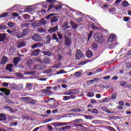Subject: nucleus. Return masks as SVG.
Listing matches in <instances>:
<instances>
[{
  "mask_svg": "<svg viewBox=\"0 0 131 131\" xmlns=\"http://www.w3.org/2000/svg\"><path fill=\"white\" fill-rule=\"evenodd\" d=\"M94 38L95 39L96 41L99 42V43H102V42L104 41V38L103 37V35L99 34L98 33L95 34Z\"/></svg>",
  "mask_w": 131,
  "mask_h": 131,
  "instance_id": "obj_1",
  "label": "nucleus"
},
{
  "mask_svg": "<svg viewBox=\"0 0 131 131\" xmlns=\"http://www.w3.org/2000/svg\"><path fill=\"white\" fill-rule=\"evenodd\" d=\"M71 43H72V40L71 39V38L66 36L64 37V45L67 47H68L69 46H71Z\"/></svg>",
  "mask_w": 131,
  "mask_h": 131,
  "instance_id": "obj_2",
  "label": "nucleus"
},
{
  "mask_svg": "<svg viewBox=\"0 0 131 131\" xmlns=\"http://www.w3.org/2000/svg\"><path fill=\"white\" fill-rule=\"evenodd\" d=\"M46 67L40 64H37L34 66L33 69V70H43L45 69Z\"/></svg>",
  "mask_w": 131,
  "mask_h": 131,
  "instance_id": "obj_3",
  "label": "nucleus"
},
{
  "mask_svg": "<svg viewBox=\"0 0 131 131\" xmlns=\"http://www.w3.org/2000/svg\"><path fill=\"white\" fill-rule=\"evenodd\" d=\"M32 39L35 41H40L42 39L41 37L38 34H35L32 36Z\"/></svg>",
  "mask_w": 131,
  "mask_h": 131,
  "instance_id": "obj_4",
  "label": "nucleus"
},
{
  "mask_svg": "<svg viewBox=\"0 0 131 131\" xmlns=\"http://www.w3.org/2000/svg\"><path fill=\"white\" fill-rule=\"evenodd\" d=\"M39 53H40V50L39 49L32 50L31 51V56H38Z\"/></svg>",
  "mask_w": 131,
  "mask_h": 131,
  "instance_id": "obj_5",
  "label": "nucleus"
},
{
  "mask_svg": "<svg viewBox=\"0 0 131 131\" xmlns=\"http://www.w3.org/2000/svg\"><path fill=\"white\" fill-rule=\"evenodd\" d=\"M26 46V42L23 41H21L17 43L16 47L18 49H20V48H23V47H25Z\"/></svg>",
  "mask_w": 131,
  "mask_h": 131,
  "instance_id": "obj_6",
  "label": "nucleus"
},
{
  "mask_svg": "<svg viewBox=\"0 0 131 131\" xmlns=\"http://www.w3.org/2000/svg\"><path fill=\"white\" fill-rule=\"evenodd\" d=\"M0 92H2V93H5V95L6 96H9L11 94L9 90L6 88H1L0 89Z\"/></svg>",
  "mask_w": 131,
  "mask_h": 131,
  "instance_id": "obj_7",
  "label": "nucleus"
},
{
  "mask_svg": "<svg viewBox=\"0 0 131 131\" xmlns=\"http://www.w3.org/2000/svg\"><path fill=\"white\" fill-rule=\"evenodd\" d=\"M58 30V26H56L54 28H50L48 31L50 33H54V32H56Z\"/></svg>",
  "mask_w": 131,
  "mask_h": 131,
  "instance_id": "obj_8",
  "label": "nucleus"
},
{
  "mask_svg": "<svg viewBox=\"0 0 131 131\" xmlns=\"http://www.w3.org/2000/svg\"><path fill=\"white\" fill-rule=\"evenodd\" d=\"M99 80L100 79L99 78H96L88 81V83H89V84H93V83H95V82H97V81H99Z\"/></svg>",
  "mask_w": 131,
  "mask_h": 131,
  "instance_id": "obj_9",
  "label": "nucleus"
},
{
  "mask_svg": "<svg viewBox=\"0 0 131 131\" xmlns=\"http://www.w3.org/2000/svg\"><path fill=\"white\" fill-rule=\"evenodd\" d=\"M52 39H53V40H56V42H58L59 47H60V46H61L62 45V43H61V41H58V37H57V35H56V34H53V37H52Z\"/></svg>",
  "mask_w": 131,
  "mask_h": 131,
  "instance_id": "obj_10",
  "label": "nucleus"
},
{
  "mask_svg": "<svg viewBox=\"0 0 131 131\" xmlns=\"http://www.w3.org/2000/svg\"><path fill=\"white\" fill-rule=\"evenodd\" d=\"M115 35L114 34H111L108 36V42H112L113 40H114V39L115 38Z\"/></svg>",
  "mask_w": 131,
  "mask_h": 131,
  "instance_id": "obj_11",
  "label": "nucleus"
},
{
  "mask_svg": "<svg viewBox=\"0 0 131 131\" xmlns=\"http://www.w3.org/2000/svg\"><path fill=\"white\" fill-rule=\"evenodd\" d=\"M71 95L70 96H63V101H67V100H70V99H75V96H73V95Z\"/></svg>",
  "mask_w": 131,
  "mask_h": 131,
  "instance_id": "obj_12",
  "label": "nucleus"
},
{
  "mask_svg": "<svg viewBox=\"0 0 131 131\" xmlns=\"http://www.w3.org/2000/svg\"><path fill=\"white\" fill-rule=\"evenodd\" d=\"M8 57L3 56L2 58L1 64H3V65L6 64L8 62Z\"/></svg>",
  "mask_w": 131,
  "mask_h": 131,
  "instance_id": "obj_13",
  "label": "nucleus"
},
{
  "mask_svg": "<svg viewBox=\"0 0 131 131\" xmlns=\"http://www.w3.org/2000/svg\"><path fill=\"white\" fill-rule=\"evenodd\" d=\"M15 36L17 37V38H23V34L20 31H18L15 34Z\"/></svg>",
  "mask_w": 131,
  "mask_h": 131,
  "instance_id": "obj_14",
  "label": "nucleus"
},
{
  "mask_svg": "<svg viewBox=\"0 0 131 131\" xmlns=\"http://www.w3.org/2000/svg\"><path fill=\"white\" fill-rule=\"evenodd\" d=\"M42 47V43H35L32 46V49H36V48H41Z\"/></svg>",
  "mask_w": 131,
  "mask_h": 131,
  "instance_id": "obj_15",
  "label": "nucleus"
},
{
  "mask_svg": "<svg viewBox=\"0 0 131 131\" xmlns=\"http://www.w3.org/2000/svg\"><path fill=\"white\" fill-rule=\"evenodd\" d=\"M86 56L88 58H91L93 56V52L90 50L86 51Z\"/></svg>",
  "mask_w": 131,
  "mask_h": 131,
  "instance_id": "obj_16",
  "label": "nucleus"
},
{
  "mask_svg": "<svg viewBox=\"0 0 131 131\" xmlns=\"http://www.w3.org/2000/svg\"><path fill=\"white\" fill-rule=\"evenodd\" d=\"M6 37H7L6 34H0V41H5Z\"/></svg>",
  "mask_w": 131,
  "mask_h": 131,
  "instance_id": "obj_17",
  "label": "nucleus"
},
{
  "mask_svg": "<svg viewBox=\"0 0 131 131\" xmlns=\"http://www.w3.org/2000/svg\"><path fill=\"white\" fill-rule=\"evenodd\" d=\"M33 88V84L31 83H27L26 85V89L27 90H31Z\"/></svg>",
  "mask_w": 131,
  "mask_h": 131,
  "instance_id": "obj_18",
  "label": "nucleus"
},
{
  "mask_svg": "<svg viewBox=\"0 0 131 131\" xmlns=\"http://www.w3.org/2000/svg\"><path fill=\"white\" fill-rule=\"evenodd\" d=\"M29 33V31H28V29H24L22 32L23 37H25V36H27V35H28Z\"/></svg>",
  "mask_w": 131,
  "mask_h": 131,
  "instance_id": "obj_19",
  "label": "nucleus"
},
{
  "mask_svg": "<svg viewBox=\"0 0 131 131\" xmlns=\"http://www.w3.org/2000/svg\"><path fill=\"white\" fill-rule=\"evenodd\" d=\"M16 91H21L23 89V84L19 83L18 84H16Z\"/></svg>",
  "mask_w": 131,
  "mask_h": 131,
  "instance_id": "obj_20",
  "label": "nucleus"
},
{
  "mask_svg": "<svg viewBox=\"0 0 131 131\" xmlns=\"http://www.w3.org/2000/svg\"><path fill=\"white\" fill-rule=\"evenodd\" d=\"M51 23H56L58 22V17L57 16H53L51 18Z\"/></svg>",
  "mask_w": 131,
  "mask_h": 131,
  "instance_id": "obj_21",
  "label": "nucleus"
},
{
  "mask_svg": "<svg viewBox=\"0 0 131 131\" xmlns=\"http://www.w3.org/2000/svg\"><path fill=\"white\" fill-rule=\"evenodd\" d=\"M79 91H78V90H73L72 92L71 93L68 92L66 94V95H73L75 94H79Z\"/></svg>",
  "mask_w": 131,
  "mask_h": 131,
  "instance_id": "obj_22",
  "label": "nucleus"
},
{
  "mask_svg": "<svg viewBox=\"0 0 131 131\" xmlns=\"http://www.w3.org/2000/svg\"><path fill=\"white\" fill-rule=\"evenodd\" d=\"M37 31L40 32V33H46L47 32V30L43 28H38Z\"/></svg>",
  "mask_w": 131,
  "mask_h": 131,
  "instance_id": "obj_23",
  "label": "nucleus"
},
{
  "mask_svg": "<svg viewBox=\"0 0 131 131\" xmlns=\"http://www.w3.org/2000/svg\"><path fill=\"white\" fill-rule=\"evenodd\" d=\"M20 61H21V59H20V58L15 57L13 59V63L15 64V65H17V64H18Z\"/></svg>",
  "mask_w": 131,
  "mask_h": 131,
  "instance_id": "obj_24",
  "label": "nucleus"
},
{
  "mask_svg": "<svg viewBox=\"0 0 131 131\" xmlns=\"http://www.w3.org/2000/svg\"><path fill=\"white\" fill-rule=\"evenodd\" d=\"M71 128V126L69 125V126H66L63 127H61L59 128V130H66V129H69Z\"/></svg>",
  "mask_w": 131,
  "mask_h": 131,
  "instance_id": "obj_25",
  "label": "nucleus"
},
{
  "mask_svg": "<svg viewBox=\"0 0 131 131\" xmlns=\"http://www.w3.org/2000/svg\"><path fill=\"white\" fill-rule=\"evenodd\" d=\"M72 28H73V29H76V28H77V27H78V25H76V24H75V23L71 21L70 22Z\"/></svg>",
  "mask_w": 131,
  "mask_h": 131,
  "instance_id": "obj_26",
  "label": "nucleus"
},
{
  "mask_svg": "<svg viewBox=\"0 0 131 131\" xmlns=\"http://www.w3.org/2000/svg\"><path fill=\"white\" fill-rule=\"evenodd\" d=\"M52 125H54L55 128H56V127H57V126H62V123H59V122L52 123Z\"/></svg>",
  "mask_w": 131,
  "mask_h": 131,
  "instance_id": "obj_27",
  "label": "nucleus"
},
{
  "mask_svg": "<svg viewBox=\"0 0 131 131\" xmlns=\"http://www.w3.org/2000/svg\"><path fill=\"white\" fill-rule=\"evenodd\" d=\"M33 27H36L38 26H40V24H39V20H37L35 23H33L31 24Z\"/></svg>",
  "mask_w": 131,
  "mask_h": 131,
  "instance_id": "obj_28",
  "label": "nucleus"
},
{
  "mask_svg": "<svg viewBox=\"0 0 131 131\" xmlns=\"http://www.w3.org/2000/svg\"><path fill=\"white\" fill-rule=\"evenodd\" d=\"M7 119V117H6V115L4 114H0V121L3 120H6Z\"/></svg>",
  "mask_w": 131,
  "mask_h": 131,
  "instance_id": "obj_29",
  "label": "nucleus"
},
{
  "mask_svg": "<svg viewBox=\"0 0 131 131\" xmlns=\"http://www.w3.org/2000/svg\"><path fill=\"white\" fill-rule=\"evenodd\" d=\"M39 24L40 25H46L47 24V21L45 19H41L40 20H39Z\"/></svg>",
  "mask_w": 131,
  "mask_h": 131,
  "instance_id": "obj_30",
  "label": "nucleus"
},
{
  "mask_svg": "<svg viewBox=\"0 0 131 131\" xmlns=\"http://www.w3.org/2000/svg\"><path fill=\"white\" fill-rule=\"evenodd\" d=\"M42 53L45 56H49V57L52 56V53L50 51H42Z\"/></svg>",
  "mask_w": 131,
  "mask_h": 131,
  "instance_id": "obj_31",
  "label": "nucleus"
},
{
  "mask_svg": "<svg viewBox=\"0 0 131 131\" xmlns=\"http://www.w3.org/2000/svg\"><path fill=\"white\" fill-rule=\"evenodd\" d=\"M27 101H28V103L32 104V105H34V104L36 103V102L35 100H34L33 99H31V98L30 97H29V98L28 99V100Z\"/></svg>",
  "mask_w": 131,
  "mask_h": 131,
  "instance_id": "obj_32",
  "label": "nucleus"
},
{
  "mask_svg": "<svg viewBox=\"0 0 131 131\" xmlns=\"http://www.w3.org/2000/svg\"><path fill=\"white\" fill-rule=\"evenodd\" d=\"M27 64L28 66H31L33 64V60L32 59H29L27 61Z\"/></svg>",
  "mask_w": 131,
  "mask_h": 131,
  "instance_id": "obj_33",
  "label": "nucleus"
},
{
  "mask_svg": "<svg viewBox=\"0 0 131 131\" xmlns=\"http://www.w3.org/2000/svg\"><path fill=\"white\" fill-rule=\"evenodd\" d=\"M129 5V4L126 1H124L122 3V6L125 8H126Z\"/></svg>",
  "mask_w": 131,
  "mask_h": 131,
  "instance_id": "obj_34",
  "label": "nucleus"
},
{
  "mask_svg": "<svg viewBox=\"0 0 131 131\" xmlns=\"http://www.w3.org/2000/svg\"><path fill=\"white\" fill-rule=\"evenodd\" d=\"M13 67V64H10L7 65L6 67L7 70H9L10 72H12V68Z\"/></svg>",
  "mask_w": 131,
  "mask_h": 131,
  "instance_id": "obj_35",
  "label": "nucleus"
},
{
  "mask_svg": "<svg viewBox=\"0 0 131 131\" xmlns=\"http://www.w3.org/2000/svg\"><path fill=\"white\" fill-rule=\"evenodd\" d=\"M46 40L47 43H50V41L52 40V36L48 35L46 37Z\"/></svg>",
  "mask_w": 131,
  "mask_h": 131,
  "instance_id": "obj_36",
  "label": "nucleus"
},
{
  "mask_svg": "<svg viewBox=\"0 0 131 131\" xmlns=\"http://www.w3.org/2000/svg\"><path fill=\"white\" fill-rule=\"evenodd\" d=\"M43 63L45 64H50V58H45L43 60Z\"/></svg>",
  "mask_w": 131,
  "mask_h": 131,
  "instance_id": "obj_37",
  "label": "nucleus"
},
{
  "mask_svg": "<svg viewBox=\"0 0 131 131\" xmlns=\"http://www.w3.org/2000/svg\"><path fill=\"white\" fill-rule=\"evenodd\" d=\"M8 15H9V13L4 12L0 15V18H4V17H8Z\"/></svg>",
  "mask_w": 131,
  "mask_h": 131,
  "instance_id": "obj_38",
  "label": "nucleus"
},
{
  "mask_svg": "<svg viewBox=\"0 0 131 131\" xmlns=\"http://www.w3.org/2000/svg\"><path fill=\"white\" fill-rule=\"evenodd\" d=\"M74 74L75 77H79V76H81V72L79 71L75 72Z\"/></svg>",
  "mask_w": 131,
  "mask_h": 131,
  "instance_id": "obj_39",
  "label": "nucleus"
},
{
  "mask_svg": "<svg viewBox=\"0 0 131 131\" xmlns=\"http://www.w3.org/2000/svg\"><path fill=\"white\" fill-rule=\"evenodd\" d=\"M72 112H81V109L78 108H73L71 110Z\"/></svg>",
  "mask_w": 131,
  "mask_h": 131,
  "instance_id": "obj_40",
  "label": "nucleus"
},
{
  "mask_svg": "<svg viewBox=\"0 0 131 131\" xmlns=\"http://www.w3.org/2000/svg\"><path fill=\"white\" fill-rule=\"evenodd\" d=\"M5 102L6 103H8V104H15L14 101H12L11 99H6Z\"/></svg>",
  "mask_w": 131,
  "mask_h": 131,
  "instance_id": "obj_41",
  "label": "nucleus"
},
{
  "mask_svg": "<svg viewBox=\"0 0 131 131\" xmlns=\"http://www.w3.org/2000/svg\"><path fill=\"white\" fill-rule=\"evenodd\" d=\"M81 56V51L80 50H77L76 53V57H80Z\"/></svg>",
  "mask_w": 131,
  "mask_h": 131,
  "instance_id": "obj_42",
  "label": "nucleus"
},
{
  "mask_svg": "<svg viewBox=\"0 0 131 131\" xmlns=\"http://www.w3.org/2000/svg\"><path fill=\"white\" fill-rule=\"evenodd\" d=\"M120 84L121 86H126V82L124 81L120 82Z\"/></svg>",
  "mask_w": 131,
  "mask_h": 131,
  "instance_id": "obj_43",
  "label": "nucleus"
},
{
  "mask_svg": "<svg viewBox=\"0 0 131 131\" xmlns=\"http://www.w3.org/2000/svg\"><path fill=\"white\" fill-rule=\"evenodd\" d=\"M69 23L66 22L63 24V27H64L66 29L70 28V26H68Z\"/></svg>",
  "mask_w": 131,
  "mask_h": 131,
  "instance_id": "obj_44",
  "label": "nucleus"
},
{
  "mask_svg": "<svg viewBox=\"0 0 131 131\" xmlns=\"http://www.w3.org/2000/svg\"><path fill=\"white\" fill-rule=\"evenodd\" d=\"M52 16H55V14L50 13V14H49L48 15H47L46 16V18L47 19V20H49V19H50V17H52Z\"/></svg>",
  "mask_w": 131,
  "mask_h": 131,
  "instance_id": "obj_45",
  "label": "nucleus"
},
{
  "mask_svg": "<svg viewBox=\"0 0 131 131\" xmlns=\"http://www.w3.org/2000/svg\"><path fill=\"white\" fill-rule=\"evenodd\" d=\"M8 25L9 27L13 28V27H14L15 26V23H13L12 22H9L8 24Z\"/></svg>",
  "mask_w": 131,
  "mask_h": 131,
  "instance_id": "obj_46",
  "label": "nucleus"
},
{
  "mask_svg": "<svg viewBox=\"0 0 131 131\" xmlns=\"http://www.w3.org/2000/svg\"><path fill=\"white\" fill-rule=\"evenodd\" d=\"M62 73H67V72L64 71L63 70H60L59 72L56 73V74H62Z\"/></svg>",
  "mask_w": 131,
  "mask_h": 131,
  "instance_id": "obj_47",
  "label": "nucleus"
},
{
  "mask_svg": "<svg viewBox=\"0 0 131 131\" xmlns=\"http://www.w3.org/2000/svg\"><path fill=\"white\" fill-rule=\"evenodd\" d=\"M123 20L125 22H128V21H129V17L125 16L123 17Z\"/></svg>",
  "mask_w": 131,
  "mask_h": 131,
  "instance_id": "obj_48",
  "label": "nucleus"
},
{
  "mask_svg": "<svg viewBox=\"0 0 131 131\" xmlns=\"http://www.w3.org/2000/svg\"><path fill=\"white\" fill-rule=\"evenodd\" d=\"M10 89H12V90H16V84H11Z\"/></svg>",
  "mask_w": 131,
  "mask_h": 131,
  "instance_id": "obj_49",
  "label": "nucleus"
},
{
  "mask_svg": "<svg viewBox=\"0 0 131 131\" xmlns=\"http://www.w3.org/2000/svg\"><path fill=\"white\" fill-rule=\"evenodd\" d=\"M92 48L93 49H97L98 48V46L97 45L96 43H93L92 45Z\"/></svg>",
  "mask_w": 131,
  "mask_h": 131,
  "instance_id": "obj_50",
  "label": "nucleus"
},
{
  "mask_svg": "<svg viewBox=\"0 0 131 131\" xmlns=\"http://www.w3.org/2000/svg\"><path fill=\"white\" fill-rule=\"evenodd\" d=\"M36 72H35V71L28 72V74H29L30 75H34V74L36 73Z\"/></svg>",
  "mask_w": 131,
  "mask_h": 131,
  "instance_id": "obj_51",
  "label": "nucleus"
},
{
  "mask_svg": "<svg viewBox=\"0 0 131 131\" xmlns=\"http://www.w3.org/2000/svg\"><path fill=\"white\" fill-rule=\"evenodd\" d=\"M86 119H94V116H85Z\"/></svg>",
  "mask_w": 131,
  "mask_h": 131,
  "instance_id": "obj_52",
  "label": "nucleus"
},
{
  "mask_svg": "<svg viewBox=\"0 0 131 131\" xmlns=\"http://www.w3.org/2000/svg\"><path fill=\"white\" fill-rule=\"evenodd\" d=\"M57 36H58L59 39H62L63 38V36L62 35V34H61L60 33H58Z\"/></svg>",
  "mask_w": 131,
  "mask_h": 131,
  "instance_id": "obj_53",
  "label": "nucleus"
},
{
  "mask_svg": "<svg viewBox=\"0 0 131 131\" xmlns=\"http://www.w3.org/2000/svg\"><path fill=\"white\" fill-rule=\"evenodd\" d=\"M29 25V24H21V28H25V27H27Z\"/></svg>",
  "mask_w": 131,
  "mask_h": 131,
  "instance_id": "obj_54",
  "label": "nucleus"
},
{
  "mask_svg": "<svg viewBox=\"0 0 131 131\" xmlns=\"http://www.w3.org/2000/svg\"><path fill=\"white\" fill-rule=\"evenodd\" d=\"M92 113H95V114H98L99 112L97 109H93L92 110Z\"/></svg>",
  "mask_w": 131,
  "mask_h": 131,
  "instance_id": "obj_55",
  "label": "nucleus"
},
{
  "mask_svg": "<svg viewBox=\"0 0 131 131\" xmlns=\"http://www.w3.org/2000/svg\"><path fill=\"white\" fill-rule=\"evenodd\" d=\"M12 16L13 17H19V14L17 13L13 12L12 13Z\"/></svg>",
  "mask_w": 131,
  "mask_h": 131,
  "instance_id": "obj_56",
  "label": "nucleus"
},
{
  "mask_svg": "<svg viewBox=\"0 0 131 131\" xmlns=\"http://www.w3.org/2000/svg\"><path fill=\"white\" fill-rule=\"evenodd\" d=\"M93 33H94L93 32L90 31L89 33V34L88 35V39H90L91 37H92V35H93Z\"/></svg>",
  "mask_w": 131,
  "mask_h": 131,
  "instance_id": "obj_57",
  "label": "nucleus"
},
{
  "mask_svg": "<svg viewBox=\"0 0 131 131\" xmlns=\"http://www.w3.org/2000/svg\"><path fill=\"white\" fill-rule=\"evenodd\" d=\"M6 29H7V27H6V26L0 25V29L1 30Z\"/></svg>",
  "mask_w": 131,
  "mask_h": 131,
  "instance_id": "obj_58",
  "label": "nucleus"
},
{
  "mask_svg": "<svg viewBox=\"0 0 131 131\" xmlns=\"http://www.w3.org/2000/svg\"><path fill=\"white\" fill-rule=\"evenodd\" d=\"M47 128H48V130L52 131L53 130V127L51 125H49L47 126Z\"/></svg>",
  "mask_w": 131,
  "mask_h": 131,
  "instance_id": "obj_59",
  "label": "nucleus"
},
{
  "mask_svg": "<svg viewBox=\"0 0 131 131\" xmlns=\"http://www.w3.org/2000/svg\"><path fill=\"white\" fill-rule=\"evenodd\" d=\"M112 80H117L118 79V76H115L112 78Z\"/></svg>",
  "mask_w": 131,
  "mask_h": 131,
  "instance_id": "obj_60",
  "label": "nucleus"
},
{
  "mask_svg": "<svg viewBox=\"0 0 131 131\" xmlns=\"http://www.w3.org/2000/svg\"><path fill=\"white\" fill-rule=\"evenodd\" d=\"M42 7L45 8H48V6L47 5V2H43Z\"/></svg>",
  "mask_w": 131,
  "mask_h": 131,
  "instance_id": "obj_61",
  "label": "nucleus"
},
{
  "mask_svg": "<svg viewBox=\"0 0 131 131\" xmlns=\"http://www.w3.org/2000/svg\"><path fill=\"white\" fill-rule=\"evenodd\" d=\"M89 97H94V96H95V93H93V92H90L88 94Z\"/></svg>",
  "mask_w": 131,
  "mask_h": 131,
  "instance_id": "obj_62",
  "label": "nucleus"
},
{
  "mask_svg": "<svg viewBox=\"0 0 131 131\" xmlns=\"http://www.w3.org/2000/svg\"><path fill=\"white\" fill-rule=\"evenodd\" d=\"M29 99V97H21V100H24L25 101H28V99Z\"/></svg>",
  "mask_w": 131,
  "mask_h": 131,
  "instance_id": "obj_63",
  "label": "nucleus"
},
{
  "mask_svg": "<svg viewBox=\"0 0 131 131\" xmlns=\"http://www.w3.org/2000/svg\"><path fill=\"white\" fill-rule=\"evenodd\" d=\"M119 105H120V106H123L124 105V102L122 101H119Z\"/></svg>",
  "mask_w": 131,
  "mask_h": 131,
  "instance_id": "obj_64",
  "label": "nucleus"
}]
</instances>
